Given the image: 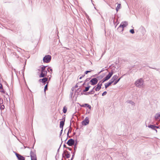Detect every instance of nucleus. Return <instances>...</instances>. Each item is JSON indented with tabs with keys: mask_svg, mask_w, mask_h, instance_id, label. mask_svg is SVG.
<instances>
[{
	"mask_svg": "<svg viewBox=\"0 0 160 160\" xmlns=\"http://www.w3.org/2000/svg\"><path fill=\"white\" fill-rule=\"evenodd\" d=\"M67 148H68L69 151H72V149L69 147H67Z\"/></svg>",
	"mask_w": 160,
	"mask_h": 160,
	"instance_id": "nucleus-47",
	"label": "nucleus"
},
{
	"mask_svg": "<svg viewBox=\"0 0 160 160\" xmlns=\"http://www.w3.org/2000/svg\"><path fill=\"white\" fill-rule=\"evenodd\" d=\"M48 66H45L44 65H42L41 68V72H47V71L46 70V68Z\"/></svg>",
	"mask_w": 160,
	"mask_h": 160,
	"instance_id": "nucleus-17",
	"label": "nucleus"
},
{
	"mask_svg": "<svg viewBox=\"0 0 160 160\" xmlns=\"http://www.w3.org/2000/svg\"><path fill=\"white\" fill-rule=\"evenodd\" d=\"M3 102V101L2 99H1L0 98V105H1V104Z\"/></svg>",
	"mask_w": 160,
	"mask_h": 160,
	"instance_id": "nucleus-40",
	"label": "nucleus"
},
{
	"mask_svg": "<svg viewBox=\"0 0 160 160\" xmlns=\"http://www.w3.org/2000/svg\"><path fill=\"white\" fill-rule=\"evenodd\" d=\"M130 32L132 34H134L135 32L134 30L133 29H131L130 30Z\"/></svg>",
	"mask_w": 160,
	"mask_h": 160,
	"instance_id": "nucleus-33",
	"label": "nucleus"
},
{
	"mask_svg": "<svg viewBox=\"0 0 160 160\" xmlns=\"http://www.w3.org/2000/svg\"><path fill=\"white\" fill-rule=\"evenodd\" d=\"M98 79L96 78H94L92 79L90 81L91 85H95L97 84L98 82Z\"/></svg>",
	"mask_w": 160,
	"mask_h": 160,
	"instance_id": "nucleus-8",
	"label": "nucleus"
},
{
	"mask_svg": "<svg viewBox=\"0 0 160 160\" xmlns=\"http://www.w3.org/2000/svg\"><path fill=\"white\" fill-rule=\"evenodd\" d=\"M85 74H84L82 75L81 76L82 78L85 76Z\"/></svg>",
	"mask_w": 160,
	"mask_h": 160,
	"instance_id": "nucleus-56",
	"label": "nucleus"
},
{
	"mask_svg": "<svg viewBox=\"0 0 160 160\" xmlns=\"http://www.w3.org/2000/svg\"><path fill=\"white\" fill-rule=\"evenodd\" d=\"M158 128H159V126H156L155 125V129H158Z\"/></svg>",
	"mask_w": 160,
	"mask_h": 160,
	"instance_id": "nucleus-49",
	"label": "nucleus"
},
{
	"mask_svg": "<svg viewBox=\"0 0 160 160\" xmlns=\"http://www.w3.org/2000/svg\"><path fill=\"white\" fill-rule=\"evenodd\" d=\"M73 92H70V97L72 98V94H73Z\"/></svg>",
	"mask_w": 160,
	"mask_h": 160,
	"instance_id": "nucleus-42",
	"label": "nucleus"
},
{
	"mask_svg": "<svg viewBox=\"0 0 160 160\" xmlns=\"http://www.w3.org/2000/svg\"><path fill=\"white\" fill-rule=\"evenodd\" d=\"M97 96V94H95L94 95V96Z\"/></svg>",
	"mask_w": 160,
	"mask_h": 160,
	"instance_id": "nucleus-63",
	"label": "nucleus"
},
{
	"mask_svg": "<svg viewBox=\"0 0 160 160\" xmlns=\"http://www.w3.org/2000/svg\"><path fill=\"white\" fill-rule=\"evenodd\" d=\"M71 125H72V123H71V122H70V126L69 127V129H68V132L67 133V135L68 136L69 133L71 132L72 130V128L71 127Z\"/></svg>",
	"mask_w": 160,
	"mask_h": 160,
	"instance_id": "nucleus-18",
	"label": "nucleus"
},
{
	"mask_svg": "<svg viewBox=\"0 0 160 160\" xmlns=\"http://www.w3.org/2000/svg\"><path fill=\"white\" fill-rule=\"evenodd\" d=\"M47 75V72H41L39 77L40 78H44V77L46 76Z\"/></svg>",
	"mask_w": 160,
	"mask_h": 160,
	"instance_id": "nucleus-15",
	"label": "nucleus"
},
{
	"mask_svg": "<svg viewBox=\"0 0 160 160\" xmlns=\"http://www.w3.org/2000/svg\"><path fill=\"white\" fill-rule=\"evenodd\" d=\"M148 127L151 128L153 130H154L156 131V132H157V130L155 129V125L152 124H149L148 125Z\"/></svg>",
	"mask_w": 160,
	"mask_h": 160,
	"instance_id": "nucleus-13",
	"label": "nucleus"
},
{
	"mask_svg": "<svg viewBox=\"0 0 160 160\" xmlns=\"http://www.w3.org/2000/svg\"><path fill=\"white\" fill-rule=\"evenodd\" d=\"M105 70L104 69V68H103L102 69V70H101V72H102L103 71H104Z\"/></svg>",
	"mask_w": 160,
	"mask_h": 160,
	"instance_id": "nucleus-53",
	"label": "nucleus"
},
{
	"mask_svg": "<svg viewBox=\"0 0 160 160\" xmlns=\"http://www.w3.org/2000/svg\"><path fill=\"white\" fill-rule=\"evenodd\" d=\"M16 155L18 160H25V159L24 157L19 154L16 153Z\"/></svg>",
	"mask_w": 160,
	"mask_h": 160,
	"instance_id": "nucleus-10",
	"label": "nucleus"
},
{
	"mask_svg": "<svg viewBox=\"0 0 160 160\" xmlns=\"http://www.w3.org/2000/svg\"><path fill=\"white\" fill-rule=\"evenodd\" d=\"M0 108L1 110H3L4 108V105H0Z\"/></svg>",
	"mask_w": 160,
	"mask_h": 160,
	"instance_id": "nucleus-34",
	"label": "nucleus"
},
{
	"mask_svg": "<svg viewBox=\"0 0 160 160\" xmlns=\"http://www.w3.org/2000/svg\"><path fill=\"white\" fill-rule=\"evenodd\" d=\"M62 121H65V115L64 116H63V117H62Z\"/></svg>",
	"mask_w": 160,
	"mask_h": 160,
	"instance_id": "nucleus-39",
	"label": "nucleus"
},
{
	"mask_svg": "<svg viewBox=\"0 0 160 160\" xmlns=\"http://www.w3.org/2000/svg\"><path fill=\"white\" fill-rule=\"evenodd\" d=\"M85 83L86 82H84V83L82 84V86H84L85 85Z\"/></svg>",
	"mask_w": 160,
	"mask_h": 160,
	"instance_id": "nucleus-58",
	"label": "nucleus"
},
{
	"mask_svg": "<svg viewBox=\"0 0 160 160\" xmlns=\"http://www.w3.org/2000/svg\"><path fill=\"white\" fill-rule=\"evenodd\" d=\"M63 147H64V148H67L68 147H67L66 146V145L64 144V145H63Z\"/></svg>",
	"mask_w": 160,
	"mask_h": 160,
	"instance_id": "nucleus-51",
	"label": "nucleus"
},
{
	"mask_svg": "<svg viewBox=\"0 0 160 160\" xmlns=\"http://www.w3.org/2000/svg\"><path fill=\"white\" fill-rule=\"evenodd\" d=\"M112 84L111 82H108L105 84V87L106 89L109 86Z\"/></svg>",
	"mask_w": 160,
	"mask_h": 160,
	"instance_id": "nucleus-21",
	"label": "nucleus"
},
{
	"mask_svg": "<svg viewBox=\"0 0 160 160\" xmlns=\"http://www.w3.org/2000/svg\"><path fill=\"white\" fill-rule=\"evenodd\" d=\"M65 122L64 121H62L60 122L59 127L60 128L63 129V127L64 125Z\"/></svg>",
	"mask_w": 160,
	"mask_h": 160,
	"instance_id": "nucleus-19",
	"label": "nucleus"
},
{
	"mask_svg": "<svg viewBox=\"0 0 160 160\" xmlns=\"http://www.w3.org/2000/svg\"><path fill=\"white\" fill-rule=\"evenodd\" d=\"M78 87V86L77 84H76V85L75 86V88H77V87Z\"/></svg>",
	"mask_w": 160,
	"mask_h": 160,
	"instance_id": "nucleus-55",
	"label": "nucleus"
},
{
	"mask_svg": "<svg viewBox=\"0 0 160 160\" xmlns=\"http://www.w3.org/2000/svg\"><path fill=\"white\" fill-rule=\"evenodd\" d=\"M48 83L45 86L44 88V92H45V93L46 94V90H48Z\"/></svg>",
	"mask_w": 160,
	"mask_h": 160,
	"instance_id": "nucleus-27",
	"label": "nucleus"
},
{
	"mask_svg": "<svg viewBox=\"0 0 160 160\" xmlns=\"http://www.w3.org/2000/svg\"><path fill=\"white\" fill-rule=\"evenodd\" d=\"M81 106L82 107H87L90 110L91 109V106L88 103H85L83 104H82L81 105Z\"/></svg>",
	"mask_w": 160,
	"mask_h": 160,
	"instance_id": "nucleus-16",
	"label": "nucleus"
},
{
	"mask_svg": "<svg viewBox=\"0 0 160 160\" xmlns=\"http://www.w3.org/2000/svg\"><path fill=\"white\" fill-rule=\"evenodd\" d=\"M51 59V56L49 55H46L43 59L44 62L48 63L50 62Z\"/></svg>",
	"mask_w": 160,
	"mask_h": 160,
	"instance_id": "nucleus-3",
	"label": "nucleus"
},
{
	"mask_svg": "<svg viewBox=\"0 0 160 160\" xmlns=\"http://www.w3.org/2000/svg\"><path fill=\"white\" fill-rule=\"evenodd\" d=\"M78 127L77 128H76V129L77 130V129H78Z\"/></svg>",
	"mask_w": 160,
	"mask_h": 160,
	"instance_id": "nucleus-64",
	"label": "nucleus"
},
{
	"mask_svg": "<svg viewBox=\"0 0 160 160\" xmlns=\"http://www.w3.org/2000/svg\"><path fill=\"white\" fill-rule=\"evenodd\" d=\"M89 83H87V85L88 86L87 87H86L85 88V89L83 90V92H86L88 91L89 90L90 88L91 87V86L89 85Z\"/></svg>",
	"mask_w": 160,
	"mask_h": 160,
	"instance_id": "nucleus-14",
	"label": "nucleus"
},
{
	"mask_svg": "<svg viewBox=\"0 0 160 160\" xmlns=\"http://www.w3.org/2000/svg\"><path fill=\"white\" fill-rule=\"evenodd\" d=\"M26 63H25V64L24 65V66L23 67V69L22 70V75H23V76H24V70H25V64H26Z\"/></svg>",
	"mask_w": 160,
	"mask_h": 160,
	"instance_id": "nucleus-30",
	"label": "nucleus"
},
{
	"mask_svg": "<svg viewBox=\"0 0 160 160\" xmlns=\"http://www.w3.org/2000/svg\"><path fill=\"white\" fill-rule=\"evenodd\" d=\"M101 72H101V71H100V72H99L98 73V74H100V73Z\"/></svg>",
	"mask_w": 160,
	"mask_h": 160,
	"instance_id": "nucleus-61",
	"label": "nucleus"
},
{
	"mask_svg": "<svg viewBox=\"0 0 160 160\" xmlns=\"http://www.w3.org/2000/svg\"><path fill=\"white\" fill-rule=\"evenodd\" d=\"M71 89H72V92H73V90H74V87H72V88Z\"/></svg>",
	"mask_w": 160,
	"mask_h": 160,
	"instance_id": "nucleus-54",
	"label": "nucleus"
},
{
	"mask_svg": "<svg viewBox=\"0 0 160 160\" xmlns=\"http://www.w3.org/2000/svg\"><path fill=\"white\" fill-rule=\"evenodd\" d=\"M2 88V84L0 83V90H1Z\"/></svg>",
	"mask_w": 160,
	"mask_h": 160,
	"instance_id": "nucleus-48",
	"label": "nucleus"
},
{
	"mask_svg": "<svg viewBox=\"0 0 160 160\" xmlns=\"http://www.w3.org/2000/svg\"><path fill=\"white\" fill-rule=\"evenodd\" d=\"M121 4L120 3H118V5L116 8V11L117 12H118L119 9L120 8Z\"/></svg>",
	"mask_w": 160,
	"mask_h": 160,
	"instance_id": "nucleus-22",
	"label": "nucleus"
},
{
	"mask_svg": "<svg viewBox=\"0 0 160 160\" xmlns=\"http://www.w3.org/2000/svg\"><path fill=\"white\" fill-rule=\"evenodd\" d=\"M144 81L142 78H141L137 81L135 82V84L137 87L141 88L143 86Z\"/></svg>",
	"mask_w": 160,
	"mask_h": 160,
	"instance_id": "nucleus-2",
	"label": "nucleus"
},
{
	"mask_svg": "<svg viewBox=\"0 0 160 160\" xmlns=\"http://www.w3.org/2000/svg\"><path fill=\"white\" fill-rule=\"evenodd\" d=\"M127 102L131 104L132 106H134L135 105V103L131 100H128L127 101Z\"/></svg>",
	"mask_w": 160,
	"mask_h": 160,
	"instance_id": "nucleus-23",
	"label": "nucleus"
},
{
	"mask_svg": "<svg viewBox=\"0 0 160 160\" xmlns=\"http://www.w3.org/2000/svg\"><path fill=\"white\" fill-rule=\"evenodd\" d=\"M117 30L119 32H121L123 30V29L122 28H121L120 26H119Z\"/></svg>",
	"mask_w": 160,
	"mask_h": 160,
	"instance_id": "nucleus-26",
	"label": "nucleus"
},
{
	"mask_svg": "<svg viewBox=\"0 0 160 160\" xmlns=\"http://www.w3.org/2000/svg\"><path fill=\"white\" fill-rule=\"evenodd\" d=\"M67 137H69V138H70V137H70V136H69V135H68V136H67Z\"/></svg>",
	"mask_w": 160,
	"mask_h": 160,
	"instance_id": "nucleus-62",
	"label": "nucleus"
},
{
	"mask_svg": "<svg viewBox=\"0 0 160 160\" xmlns=\"http://www.w3.org/2000/svg\"><path fill=\"white\" fill-rule=\"evenodd\" d=\"M91 71H86L84 72V74H87L88 73L90 72Z\"/></svg>",
	"mask_w": 160,
	"mask_h": 160,
	"instance_id": "nucleus-38",
	"label": "nucleus"
},
{
	"mask_svg": "<svg viewBox=\"0 0 160 160\" xmlns=\"http://www.w3.org/2000/svg\"><path fill=\"white\" fill-rule=\"evenodd\" d=\"M76 134V132H73V135H75Z\"/></svg>",
	"mask_w": 160,
	"mask_h": 160,
	"instance_id": "nucleus-59",
	"label": "nucleus"
},
{
	"mask_svg": "<svg viewBox=\"0 0 160 160\" xmlns=\"http://www.w3.org/2000/svg\"><path fill=\"white\" fill-rule=\"evenodd\" d=\"M122 78V77L120 78H119L118 79H117L116 80H115L114 81V82L113 83V85H116L120 80V79L121 78Z\"/></svg>",
	"mask_w": 160,
	"mask_h": 160,
	"instance_id": "nucleus-24",
	"label": "nucleus"
},
{
	"mask_svg": "<svg viewBox=\"0 0 160 160\" xmlns=\"http://www.w3.org/2000/svg\"><path fill=\"white\" fill-rule=\"evenodd\" d=\"M112 78L113 79H114V80H116L118 78V76L116 75H114L112 77Z\"/></svg>",
	"mask_w": 160,
	"mask_h": 160,
	"instance_id": "nucleus-29",
	"label": "nucleus"
},
{
	"mask_svg": "<svg viewBox=\"0 0 160 160\" xmlns=\"http://www.w3.org/2000/svg\"><path fill=\"white\" fill-rule=\"evenodd\" d=\"M50 71L51 72H52V68H50Z\"/></svg>",
	"mask_w": 160,
	"mask_h": 160,
	"instance_id": "nucleus-57",
	"label": "nucleus"
},
{
	"mask_svg": "<svg viewBox=\"0 0 160 160\" xmlns=\"http://www.w3.org/2000/svg\"><path fill=\"white\" fill-rule=\"evenodd\" d=\"M75 142H76L75 141H74V139L71 138L68 141V142H66V144H67L68 146H72L73 145H74L75 144Z\"/></svg>",
	"mask_w": 160,
	"mask_h": 160,
	"instance_id": "nucleus-6",
	"label": "nucleus"
},
{
	"mask_svg": "<svg viewBox=\"0 0 160 160\" xmlns=\"http://www.w3.org/2000/svg\"><path fill=\"white\" fill-rule=\"evenodd\" d=\"M61 145H62V143H61V144H60V146H59V148L58 149V151H57V155H58V154H59V149H60V148L61 147Z\"/></svg>",
	"mask_w": 160,
	"mask_h": 160,
	"instance_id": "nucleus-35",
	"label": "nucleus"
},
{
	"mask_svg": "<svg viewBox=\"0 0 160 160\" xmlns=\"http://www.w3.org/2000/svg\"><path fill=\"white\" fill-rule=\"evenodd\" d=\"M34 145H33V146L32 147V148H33V147H34ZM24 148H30V149H31V148H30V147H25V146H24Z\"/></svg>",
	"mask_w": 160,
	"mask_h": 160,
	"instance_id": "nucleus-44",
	"label": "nucleus"
},
{
	"mask_svg": "<svg viewBox=\"0 0 160 160\" xmlns=\"http://www.w3.org/2000/svg\"><path fill=\"white\" fill-rule=\"evenodd\" d=\"M96 87V86L94 87L91 90H90V91H89L90 94H93L94 93L95 91L94 90V89Z\"/></svg>",
	"mask_w": 160,
	"mask_h": 160,
	"instance_id": "nucleus-25",
	"label": "nucleus"
},
{
	"mask_svg": "<svg viewBox=\"0 0 160 160\" xmlns=\"http://www.w3.org/2000/svg\"><path fill=\"white\" fill-rule=\"evenodd\" d=\"M154 118L155 120H158L160 118V113H157L154 116Z\"/></svg>",
	"mask_w": 160,
	"mask_h": 160,
	"instance_id": "nucleus-20",
	"label": "nucleus"
},
{
	"mask_svg": "<svg viewBox=\"0 0 160 160\" xmlns=\"http://www.w3.org/2000/svg\"><path fill=\"white\" fill-rule=\"evenodd\" d=\"M81 94L82 95V94H84L85 95H88L89 94H90V93H89V92H85V93H83V92H81Z\"/></svg>",
	"mask_w": 160,
	"mask_h": 160,
	"instance_id": "nucleus-31",
	"label": "nucleus"
},
{
	"mask_svg": "<svg viewBox=\"0 0 160 160\" xmlns=\"http://www.w3.org/2000/svg\"><path fill=\"white\" fill-rule=\"evenodd\" d=\"M72 118H73V117L72 118L71 121H70V122L71 121V123L72 122V123H73V122H74V121H72Z\"/></svg>",
	"mask_w": 160,
	"mask_h": 160,
	"instance_id": "nucleus-50",
	"label": "nucleus"
},
{
	"mask_svg": "<svg viewBox=\"0 0 160 160\" xmlns=\"http://www.w3.org/2000/svg\"><path fill=\"white\" fill-rule=\"evenodd\" d=\"M30 156L31 158V160H37L35 150L34 152H32V151H31Z\"/></svg>",
	"mask_w": 160,
	"mask_h": 160,
	"instance_id": "nucleus-4",
	"label": "nucleus"
},
{
	"mask_svg": "<svg viewBox=\"0 0 160 160\" xmlns=\"http://www.w3.org/2000/svg\"><path fill=\"white\" fill-rule=\"evenodd\" d=\"M113 79L112 78L109 81V82H111L112 84L114 82V79Z\"/></svg>",
	"mask_w": 160,
	"mask_h": 160,
	"instance_id": "nucleus-32",
	"label": "nucleus"
},
{
	"mask_svg": "<svg viewBox=\"0 0 160 160\" xmlns=\"http://www.w3.org/2000/svg\"><path fill=\"white\" fill-rule=\"evenodd\" d=\"M67 111V108H66L65 106H64L63 108V112L64 113H65Z\"/></svg>",
	"mask_w": 160,
	"mask_h": 160,
	"instance_id": "nucleus-28",
	"label": "nucleus"
},
{
	"mask_svg": "<svg viewBox=\"0 0 160 160\" xmlns=\"http://www.w3.org/2000/svg\"><path fill=\"white\" fill-rule=\"evenodd\" d=\"M48 78H47L45 77L43 78H42L40 79L39 80V82H42L43 83L44 85H45L46 83V82L48 80Z\"/></svg>",
	"mask_w": 160,
	"mask_h": 160,
	"instance_id": "nucleus-11",
	"label": "nucleus"
},
{
	"mask_svg": "<svg viewBox=\"0 0 160 160\" xmlns=\"http://www.w3.org/2000/svg\"><path fill=\"white\" fill-rule=\"evenodd\" d=\"M82 78V77L81 76H80L79 78V79H81Z\"/></svg>",
	"mask_w": 160,
	"mask_h": 160,
	"instance_id": "nucleus-60",
	"label": "nucleus"
},
{
	"mask_svg": "<svg viewBox=\"0 0 160 160\" xmlns=\"http://www.w3.org/2000/svg\"><path fill=\"white\" fill-rule=\"evenodd\" d=\"M107 93V92L106 91L103 92L102 94V96H104L105 95H106Z\"/></svg>",
	"mask_w": 160,
	"mask_h": 160,
	"instance_id": "nucleus-37",
	"label": "nucleus"
},
{
	"mask_svg": "<svg viewBox=\"0 0 160 160\" xmlns=\"http://www.w3.org/2000/svg\"><path fill=\"white\" fill-rule=\"evenodd\" d=\"M50 68H51V67H48V68L47 69V71H48V72H49V69Z\"/></svg>",
	"mask_w": 160,
	"mask_h": 160,
	"instance_id": "nucleus-52",
	"label": "nucleus"
},
{
	"mask_svg": "<svg viewBox=\"0 0 160 160\" xmlns=\"http://www.w3.org/2000/svg\"><path fill=\"white\" fill-rule=\"evenodd\" d=\"M90 79V78H87L85 80L84 82H87Z\"/></svg>",
	"mask_w": 160,
	"mask_h": 160,
	"instance_id": "nucleus-43",
	"label": "nucleus"
},
{
	"mask_svg": "<svg viewBox=\"0 0 160 160\" xmlns=\"http://www.w3.org/2000/svg\"><path fill=\"white\" fill-rule=\"evenodd\" d=\"M128 25V22L127 21H125L124 22H122L120 24L119 26H120L121 28H122L123 29V28L127 26Z\"/></svg>",
	"mask_w": 160,
	"mask_h": 160,
	"instance_id": "nucleus-12",
	"label": "nucleus"
},
{
	"mask_svg": "<svg viewBox=\"0 0 160 160\" xmlns=\"http://www.w3.org/2000/svg\"><path fill=\"white\" fill-rule=\"evenodd\" d=\"M113 74V70H112L110 72H109L108 74L102 80L100 81L98 84L96 86L95 88V90L96 91H99L101 88L102 83L105 81L109 80L112 77Z\"/></svg>",
	"mask_w": 160,
	"mask_h": 160,
	"instance_id": "nucleus-1",
	"label": "nucleus"
},
{
	"mask_svg": "<svg viewBox=\"0 0 160 160\" xmlns=\"http://www.w3.org/2000/svg\"><path fill=\"white\" fill-rule=\"evenodd\" d=\"M89 123V118L88 117H86L85 119L81 122L82 125L86 126Z\"/></svg>",
	"mask_w": 160,
	"mask_h": 160,
	"instance_id": "nucleus-9",
	"label": "nucleus"
},
{
	"mask_svg": "<svg viewBox=\"0 0 160 160\" xmlns=\"http://www.w3.org/2000/svg\"><path fill=\"white\" fill-rule=\"evenodd\" d=\"M65 153H66V154H65L66 157L67 158H69L70 156V153L68 151L66 150H65L63 151V152L62 154V158H65V157L64 156V154Z\"/></svg>",
	"mask_w": 160,
	"mask_h": 160,
	"instance_id": "nucleus-7",
	"label": "nucleus"
},
{
	"mask_svg": "<svg viewBox=\"0 0 160 160\" xmlns=\"http://www.w3.org/2000/svg\"><path fill=\"white\" fill-rule=\"evenodd\" d=\"M62 131H63V129H62L61 130V131L60 132V134H59L60 136L62 135Z\"/></svg>",
	"mask_w": 160,
	"mask_h": 160,
	"instance_id": "nucleus-41",
	"label": "nucleus"
},
{
	"mask_svg": "<svg viewBox=\"0 0 160 160\" xmlns=\"http://www.w3.org/2000/svg\"><path fill=\"white\" fill-rule=\"evenodd\" d=\"M150 68H152V69H156L157 71H158V70L159 69H157V68H151V67H150Z\"/></svg>",
	"mask_w": 160,
	"mask_h": 160,
	"instance_id": "nucleus-46",
	"label": "nucleus"
},
{
	"mask_svg": "<svg viewBox=\"0 0 160 160\" xmlns=\"http://www.w3.org/2000/svg\"><path fill=\"white\" fill-rule=\"evenodd\" d=\"M112 19H113V22H115V17H112Z\"/></svg>",
	"mask_w": 160,
	"mask_h": 160,
	"instance_id": "nucleus-45",
	"label": "nucleus"
},
{
	"mask_svg": "<svg viewBox=\"0 0 160 160\" xmlns=\"http://www.w3.org/2000/svg\"><path fill=\"white\" fill-rule=\"evenodd\" d=\"M0 91L3 93H5V92L4 91V90L3 89V88H2V89H1V90H0Z\"/></svg>",
	"mask_w": 160,
	"mask_h": 160,
	"instance_id": "nucleus-36",
	"label": "nucleus"
},
{
	"mask_svg": "<svg viewBox=\"0 0 160 160\" xmlns=\"http://www.w3.org/2000/svg\"><path fill=\"white\" fill-rule=\"evenodd\" d=\"M75 141L76 142L75 144L74 145V151L73 152H72V151L71 152L72 153V157L71 159V160H72L73 159V158L75 156V153L76 151V150H77V145L78 143V141L77 140H75Z\"/></svg>",
	"mask_w": 160,
	"mask_h": 160,
	"instance_id": "nucleus-5",
	"label": "nucleus"
}]
</instances>
